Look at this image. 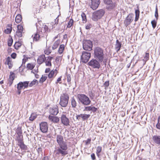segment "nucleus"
I'll list each match as a JSON object with an SVG mask.
<instances>
[{"mask_svg": "<svg viewBox=\"0 0 160 160\" xmlns=\"http://www.w3.org/2000/svg\"><path fill=\"white\" fill-rule=\"evenodd\" d=\"M78 102L85 105H89L91 102L89 98L84 94H78L77 95Z\"/></svg>", "mask_w": 160, "mask_h": 160, "instance_id": "3", "label": "nucleus"}, {"mask_svg": "<svg viewBox=\"0 0 160 160\" xmlns=\"http://www.w3.org/2000/svg\"><path fill=\"white\" fill-rule=\"evenodd\" d=\"M62 76L58 78L57 79V81L56 82V83L57 84L58 82H59L61 81Z\"/></svg>", "mask_w": 160, "mask_h": 160, "instance_id": "62", "label": "nucleus"}, {"mask_svg": "<svg viewBox=\"0 0 160 160\" xmlns=\"http://www.w3.org/2000/svg\"><path fill=\"white\" fill-rule=\"evenodd\" d=\"M91 57V53L90 52L83 51L82 52L81 56V60L84 63L87 62Z\"/></svg>", "mask_w": 160, "mask_h": 160, "instance_id": "6", "label": "nucleus"}, {"mask_svg": "<svg viewBox=\"0 0 160 160\" xmlns=\"http://www.w3.org/2000/svg\"><path fill=\"white\" fill-rule=\"evenodd\" d=\"M92 106L86 107H85L84 111H90L91 110Z\"/></svg>", "mask_w": 160, "mask_h": 160, "instance_id": "51", "label": "nucleus"}, {"mask_svg": "<svg viewBox=\"0 0 160 160\" xmlns=\"http://www.w3.org/2000/svg\"><path fill=\"white\" fill-rule=\"evenodd\" d=\"M157 21L156 20H154L151 21V24L153 29H154L156 26Z\"/></svg>", "mask_w": 160, "mask_h": 160, "instance_id": "42", "label": "nucleus"}, {"mask_svg": "<svg viewBox=\"0 0 160 160\" xmlns=\"http://www.w3.org/2000/svg\"><path fill=\"white\" fill-rule=\"evenodd\" d=\"M155 17L156 18V20L158 19V8L157 5L156 6L155 8Z\"/></svg>", "mask_w": 160, "mask_h": 160, "instance_id": "40", "label": "nucleus"}, {"mask_svg": "<svg viewBox=\"0 0 160 160\" xmlns=\"http://www.w3.org/2000/svg\"><path fill=\"white\" fill-rule=\"evenodd\" d=\"M133 16L132 15L129 14L126 17L124 21L125 25L127 27L129 25L133 20Z\"/></svg>", "mask_w": 160, "mask_h": 160, "instance_id": "15", "label": "nucleus"}, {"mask_svg": "<svg viewBox=\"0 0 160 160\" xmlns=\"http://www.w3.org/2000/svg\"><path fill=\"white\" fill-rule=\"evenodd\" d=\"M103 52V49L100 47H97L94 49V57L100 62H102L104 58Z\"/></svg>", "mask_w": 160, "mask_h": 160, "instance_id": "2", "label": "nucleus"}, {"mask_svg": "<svg viewBox=\"0 0 160 160\" xmlns=\"http://www.w3.org/2000/svg\"><path fill=\"white\" fill-rule=\"evenodd\" d=\"M137 107L136 106H135L133 107V108H131V111L132 112V113L133 114H134L136 112H137Z\"/></svg>", "mask_w": 160, "mask_h": 160, "instance_id": "45", "label": "nucleus"}, {"mask_svg": "<svg viewBox=\"0 0 160 160\" xmlns=\"http://www.w3.org/2000/svg\"><path fill=\"white\" fill-rule=\"evenodd\" d=\"M92 27V25L91 24H87L86 26V29H90Z\"/></svg>", "mask_w": 160, "mask_h": 160, "instance_id": "52", "label": "nucleus"}, {"mask_svg": "<svg viewBox=\"0 0 160 160\" xmlns=\"http://www.w3.org/2000/svg\"><path fill=\"white\" fill-rule=\"evenodd\" d=\"M22 150L26 151L28 149L27 146L24 143L19 146Z\"/></svg>", "mask_w": 160, "mask_h": 160, "instance_id": "34", "label": "nucleus"}, {"mask_svg": "<svg viewBox=\"0 0 160 160\" xmlns=\"http://www.w3.org/2000/svg\"><path fill=\"white\" fill-rule=\"evenodd\" d=\"M105 4H109L112 2V0H104Z\"/></svg>", "mask_w": 160, "mask_h": 160, "instance_id": "60", "label": "nucleus"}, {"mask_svg": "<svg viewBox=\"0 0 160 160\" xmlns=\"http://www.w3.org/2000/svg\"><path fill=\"white\" fill-rule=\"evenodd\" d=\"M37 118V116L34 114H32L29 117V119L30 121H32Z\"/></svg>", "mask_w": 160, "mask_h": 160, "instance_id": "43", "label": "nucleus"}, {"mask_svg": "<svg viewBox=\"0 0 160 160\" xmlns=\"http://www.w3.org/2000/svg\"><path fill=\"white\" fill-rule=\"evenodd\" d=\"M89 96L90 98H93L94 96V95L92 92H91L90 93H89Z\"/></svg>", "mask_w": 160, "mask_h": 160, "instance_id": "63", "label": "nucleus"}, {"mask_svg": "<svg viewBox=\"0 0 160 160\" xmlns=\"http://www.w3.org/2000/svg\"><path fill=\"white\" fill-rule=\"evenodd\" d=\"M49 113L52 115H57L58 113V107L57 105H55L50 108L49 109Z\"/></svg>", "mask_w": 160, "mask_h": 160, "instance_id": "14", "label": "nucleus"}, {"mask_svg": "<svg viewBox=\"0 0 160 160\" xmlns=\"http://www.w3.org/2000/svg\"><path fill=\"white\" fill-rule=\"evenodd\" d=\"M67 81L68 83H70L71 79V75L69 74H67Z\"/></svg>", "mask_w": 160, "mask_h": 160, "instance_id": "50", "label": "nucleus"}, {"mask_svg": "<svg viewBox=\"0 0 160 160\" xmlns=\"http://www.w3.org/2000/svg\"><path fill=\"white\" fill-rule=\"evenodd\" d=\"M158 122L156 125V127L158 129L160 130V116L158 117Z\"/></svg>", "mask_w": 160, "mask_h": 160, "instance_id": "41", "label": "nucleus"}, {"mask_svg": "<svg viewBox=\"0 0 160 160\" xmlns=\"http://www.w3.org/2000/svg\"><path fill=\"white\" fill-rule=\"evenodd\" d=\"M102 148L100 146H98L97 147L96 150V154L99 157V154L102 151Z\"/></svg>", "mask_w": 160, "mask_h": 160, "instance_id": "36", "label": "nucleus"}, {"mask_svg": "<svg viewBox=\"0 0 160 160\" xmlns=\"http://www.w3.org/2000/svg\"><path fill=\"white\" fill-rule=\"evenodd\" d=\"M122 44L118 40H117L115 45V48L117 52H118L120 49Z\"/></svg>", "mask_w": 160, "mask_h": 160, "instance_id": "21", "label": "nucleus"}, {"mask_svg": "<svg viewBox=\"0 0 160 160\" xmlns=\"http://www.w3.org/2000/svg\"><path fill=\"white\" fill-rule=\"evenodd\" d=\"M73 20L72 19H71L68 23L67 28H70L73 25Z\"/></svg>", "mask_w": 160, "mask_h": 160, "instance_id": "37", "label": "nucleus"}, {"mask_svg": "<svg viewBox=\"0 0 160 160\" xmlns=\"http://www.w3.org/2000/svg\"><path fill=\"white\" fill-rule=\"evenodd\" d=\"M69 98V96L67 93H63L61 95L59 102V104L61 106L66 107L67 106Z\"/></svg>", "mask_w": 160, "mask_h": 160, "instance_id": "5", "label": "nucleus"}, {"mask_svg": "<svg viewBox=\"0 0 160 160\" xmlns=\"http://www.w3.org/2000/svg\"><path fill=\"white\" fill-rule=\"evenodd\" d=\"M29 82V81H24L23 82H20L17 84V89H21L23 87L24 88L28 87V84Z\"/></svg>", "mask_w": 160, "mask_h": 160, "instance_id": "10", "label": "nucleus"}, {"mask_svg": "<svg viewBox=\"0 0 160 160\" xmlns=\"http://www.w3.org/2000/svg\"><path fill=\"white\" fill-rule=\"evenodd\" d=\"M64 45L63 44L60 45L58 49V52L60 54H61L63 52V50L64 48Z\"/></svg>", "mask_w": 160, "mask_h": 160, "instance_id": "27", "label": "nucleus"}, {"mask_svg": "<svg viewBox=\"0 0 160 160\" xmlns=\"http://www.w3.org/2000/svg\"><path fill=\"white\" fill-rule=\"evenodd\" d=\"M18 145L19 146L21 145H22V144L24 143L23 140L20 138L18 139Z\"/></svg>", "mask_w": 160, "mask_h": 160, "instance_id": "48", "label": "nucleus"}, {"mask_svg": "<svg viewBox=\"0 0 160 160\" xmlns=\"http://www.w3.org/2000/svg\"><path fill=\"white\" fill-rule=\"evenodd\" d=\"M8 28H7L4 31V32L6 34H9L11 32L12 30V27L10 25L8 26Z\"/></svg>", "mask_w": 160, "mask_h": 160, "instance_id": "31", "label": "nucleus"}, {"mask_svg": "<svg viewBox=\"0 0 160 160\" xmlns=\"http://www.w3.org/2000/svg\"><path fill=\"white\" fill-rule=\"evenodd\" d=\"M135 22H136L138 21V20L139 17V14H140V11L138 9L136 10L135 11Z\"/></svg>", "mask_w": 160, "mask_h": 160, "instance_id": "23", "label": "nucleus"}, {"mask_svg": "<svg viewBox=\"0 0 160 160\" xmlns=\"http://www.w3.org/2000/svg\"><path fill=\"white\" fill-rule=\"evenodd\" d=\"M15 78V75L14 73L10 72L9 78L8 79V84L10 86L13 83V81Z\"/></svg>", "mask_w": 160, "mask_h": 160, "instance_id": "17", "label": "nucleus"}, {"mask_svg": "<svg viewBox=\"0 0 160 160\" xmlns=\"http://www.w3.org/2000/svg\"><path fill=\"white\" fill-rule=\"evenodd\" d=\"M45 63H46V66H51V65H52V64H51V62H47V61H45Z\"/></svg>", "mask_w": 160, "mask_h": 160, "instance_id": "57", "label": "nucleus"}, {"mask_svg": "<svg viewBox=\"0 0 160 160\" xmlns=\"http://www.w3.org/2000/svg\"><path fill=\"white\" fill-rule=\"evenodd\" d=\"M35 67V65L34 64L29 63L27 64V68L28 69L30 70H32Z\"/></svg>", "mask_w": 160, "mask_h": 160, "instance_id": "30", "label": "nucleus"}, {"mask_svg": "<svg viewBox=\"0 0 160 160\" xmlns=\"http://www.w3.org/2000/svg\"><path fill=\"white\" fill-rule=\"evenodd\" d=\"M53 58L52 57H48L47 59H46L45 61L47 62H51V60Z\"/></svg>", "mask_w": 160, "mask_h": 160, "instance_id": "55", "label": "nucleus"}, {"mask_svg": "<svg viewBox=\"0 0 160 160\" xmlns=\"http://www.w3.org/2000/svg\"><path fill=\"white\" fill-rule=\"evenodd\" d=\"M81 118H82L83 121L88 119L90 117V114H81Z\"/></svg>", "mask_w": 160, "mask_h": 160, "instance_id": "28", "label": "nucleus"}, {"mask_svg": "<svg viewBox=\"0 0 160 160\" xmlns=\"http://www.w3.org/2000/svg\"><path fill=\"white\" fill-rule=\"evenodd\" d=\"M56 71H57V70L56 69H55L54 71H53V70L51 71L48 75V77L49 78H52L54 75L55 72H56Z\"/></svg>", "mask_w": 160, "mask_h": 160, "instance_id": "38", "label": "nucleus"}, {"mask_svg": "<svg viewBox=\"0 0 160 160\" xmlns=\"http://www.w3.org/2000/svg\"><path fill=\"white\" fill-rule=\"evenodd\" d=\"M47 78V75L43 76L42 75V77L40 79L39 82L42 83H43L45 81Z\"/></svg>", "mask_w": 160, "mask_h": 160, "instance_id": "33", "label": "nucleus"}, {"mask_svg": "<svg viewBox=\"0 0 160 160\" xmlns=\"http://www.w3.org/2000/svg\"><path fill=\"white\" fill-rule=\"evenodd\" d=\"M152 139L155 144L160 145V135H155L153 136Z\"/></svg>", "mask_w": 160, "mask_h": 160, "instance_id": "19", "label": "nucleus"}, {"mask_svg": "<svg viewBox=\"0 0 160 160\" xmlns=\"http://www.w3.org/2000/svg\"><path fill=\"white\" fill-rule=\"evenodd\" d=\"M61 120L62 123L65 126H68L69 124V120L68 118L65 114H62L61 117Z\"/></svg>", "mask_w": 160, "mask_h": 160, "instance_id": "13", "label": "nucleus"}, {"mask_svg": "<svg viewBox=\"0 0 160 160\" xmlns=\"http://www.w3.org/2000/svg\"><path fill=\"white\" fill-rule=\"evenodd\" d=\"M13 42V40L12 38L9 39L8 41V45L10 47L12 45V43Z\"/></svg>", "mask_w": 160, "mask_h": 160, "instance_id": "47", "label": "nucleus"}, {"mask_svg": "<svg viewBox=\"0 0 160 160\" xmlns=\"http://www.w3.org/2000/svg\"><path fill=\"white\" fill-rule=\"evenodd\" d=\"M100 3V0H91L90 6L91 8L93 10H95L98 8Z\"/></svg>", "mask_w": 160, "mask_h": 160, "instance_id": "9", "label": "nucleus"}, {"mask_svg": "<svg viewBox=\"0 0 160 160\" xmlns=\"http://www.w3.org/2000/svg\"><path fill=\"white\" fill-rule=\"evenodd\" d=\"M22 19V16L20 14L18 15L15 18V22L17 23H19L21 22Z\"/></svg>", "mask_w": 160, "mask_h": 160, "instance_id": "25", "label": "nucleus"}, {"mask_svg": "<svg viewBox=\"0 0 160 160\" xmlns=\"http://www.w3.org/2000/svg\"><path fill=\"white\" fill-rule=\"evenodd\" d=\"M91 141V139L90 138H88L87 141H86V144H88L90 143Z\"/></svg>", "mask_w": 160, "mask_h": 160, "instance_id": "61", "label": "nucleus"}, {"mask_svg": "<svg viewBox=\"0 0 160 160\" xmlns=\"http://www.w3.org/2000/svg\"><path fill=\"white\" fill-rule=\"evenodd\" d=\"M38 69L37 68V69H35L34 70L32 71L31 72L35 74V73H37L38 72Z\"/></svg>", "mask_w": 160, "mask_h": 160, "instance_id": "58", "label": "nucleus"}, {"mask_svg": "<svg viewBox=\"0 0 160 160\" xmlns=\"http://www.w3.org/2000/svg\"><path fill=\"white\" fill-rule=\"evenodd\" d=\"M11 61L12 59L10 57H8L7 58L6 60V63H7V64L9 68H11L12 66V65L11 63Z\"/></svg>", "mask_w": 160, "mask_h": 160, "instance_id": "22", "label": "nucleus"}, {"mask_svg": "<svg viewBox=\"0 0 160 160\" xmlns=\"http://www.w3.org/2000/svg\"><path fill=\"white\" fill-rule=\"evenodd\" d=\"M48 118L50 121L54 123H58L59 121V118L57 116L49 115Z\"/></svg>", "mask_w": 160, "mask_h": 160, "instance_id": "16", "label": "nucleus"}, {"mask_svg": "<svg viewBox=\"0 0 160 160\" xmlns=\"http://www.w3.org/2000/svg\"><path fill=\"white\" fill-rule=\"evenodd\" d=\"M96 58L93 59L88 62V64L94 68L98 69L100 68L101 65L99 63L100 62Z\"/></svg>", "mask_w": 160, "mask_h": 160, "instance_id": "8", "label": "nucleus"}, {"mask_svg": "<svg viewBox=\"0 0 160 160\" xmlns=\"http://www.w3.org/2000/svg\"><path fill=\"white\" fill-rule=\"evenodd\" d=\"M36 84H38V81L36 79L33 80L29 84L28 86L29 87H32L33 85H35Z\"/></svg>", "mask_w": 160, "mask_h": 160, "instance_id": "32", "label": "nucleus"}, {"mask_svg": "<svg viewBox=\"0 0 160 160\" xmlns=\"http://www.w3.org/2000/svg\"><path fill=\"white\" fill-rule=\"evenodd\" d=\"M105 13V11L103 9L96 10L92 13V19L94 21H97L102 18Z\"/></svg>", "mask_w": 160, "mask_h": 160, "instance_id": "4", "label": "nucleus"}, {"mask_svg": "<svg viewBox=\"0 0 160 160\" xmlns=\"http://www.w3.org/2000/svg\"><path fill=\"white\" fill-rule=\"evenodd\" d=\"M81 17L83 23H86L87 22V18L86 15L85 13L84 12H82L81 14Z\"/></svg>", "mask_w": 160, "mask_h": 160, "instance_id": "29", "label": "nucleus"}, {"mask_svg": "<svg viewBox=\"0 0 160 160\" xmlns=\"http://www.w3.org/2000/svg\"><path fill=\"white\" fill-rule=\"evenodd\" d=\"M36 26L37 27V31L33 35V41L37 42L40 39V36L41 35L42 33L40 32V31H39V28L40 27H38V25L37 23H36Z\"/></svg>", "mask_w": 160, "mask_h": 160, "instance_id": "12", "label": "nucleus"}, {"mask_svg": "<svg viewBox=\"0 0 160 160\" xmlns=\"http://www.w3.org/2000/svg\"><path fill=\"white\" fill-rule=\"evenodd\" d=\"M91 157L92 160H95L96 159V157L94 153H93L91 154Z\"/></svg>", "mask_w": 160, "mask_h": 160, "instance_id": "59", "label": "nucleus"}, {"mask_svg": "<svg viewBox=\"0 0 160 160\" xmlns=\"http://www.w3.org/2000/svg\"><path fill=\"white\" fill-rule=\"evenodd\" d=\"M106 4L108 5L107 7V8L108 10L114 9L116 7V3H113L112 1L109 4Z\"/></svg>", "mask_w": 160, "mask_h": 160, "instance_id": "20", "label": "nucleus"}, {"mask_svg": "<svg viewBox=\"0 0 160 160\" xmlns=\"http://www.w3.org/2000/svg\"><path fill=\"white\" fill-rule=\"evenodd\" d=\"M56 141L59 146L55 148L53 154L56 157H64L68 154L67 143L64 141L63 136L60 134L57 135Z\"/></svg>", "mask_w": 160, "mask_h": 160, "instance_id": "1", "label": "nucleus"}, {"mask_svg": "<svg viewBox=\"0 0 160 160\" xmlns=\"http://www.w3.org/2000/svg\"><path fill=\"white\" fill-rule=\"evenodd\" d=\"M16 56L17 54L14 52L12 53L11 55V58L13 59L15 58L16 57Z\"/></svg>", "mask_w": 160, "mask_h": 160, "instance_id": "56", "label": "nucleus"}, {"mask_svg": "<svg viewBox=\"0 0 160 160\" xmlns=\"http://www.w3.org/2000/svg\"><path fill=\"white\" fill-rule=\"evenodd\" d=\"M92 47V42L90 40H85L83 43V48L86 51H90Z\"/></svg>", "mask_w": 160, "mask_h": 160, "instance_id": "7", "label": "nucleus"}, {"mask_svg": "<svg viewBox=\"0 0 160 160\" xmlns=\"http://www.w3.org/2000/svg\"><path fill=\"white\" fill-rule=\"evenodd\" d=\"M97 110V108L94 106H92L91 110L93 112H95Z\"/></svg>", "mask_w": 160, "mask_h": 160, "instance_id": "53", "label": "nucleus"}, {"mask_svg": "<svg viewBox=\"0 0 160 160\" xmlns=\"http://www.w3.org/2000/svg\"><path fill=\"white\" fill-rule=\"evenodd\" d=\"M71 102L72 107L73 108H76L77 106V103L75 99L73 97L72 98Z\"/></svg>", "mask_w": 160, "mask_h": 160, "instance_id": "24", "label": "nucleus"}, {"mask_svg": "<svg viewBox=\"0 0 160 160\" xmlns=\"http://www.w3.org/2000/svg\"><path fill=\"white\" fill-rule=\"evenodd\" d=\"M40 129L43 133H45L48 130V124L46 122H42L40 123Z\"/></svg>", "mask_w": 160, "mask_h": 160, "instance_id": "11", "label": "nucleus"}, {"mask_svg": "<svg viewBox=\"0 0 160 160\" xmlns=\"http://www.w3.org/2000/svg\"><path fill=\"white\" fill-rule=\"evenodd\" d=\"M59 44L58 41L55 42L52 46V49L53 50L56 49L58 46Z\"/></svg>", "mask_w": 160, "mask_h": 160, "instance_id": "39", "label": "nucleus"}, {"mask_svg": "<svg viewBox=\"0 0 160 160\" xmlns=\"http://www.w3.org/2000/svg\"><path fill=\"white\" fill-rule=\"evenodd\" d=\"M43 27H42L41 30L40 31V32L42 33H44L46 31H48V27L46 25H43Z\"/></svg>", "mask_w": 160, "mask_h": 160, "instance_id": "26", "label": "nucleus"}, {"mask_svg": "<svg viewBox=\"0 0 160 160\" xmlns=\"http://www.w3.org/2000/svg\"><path fill=\"white\" fill-rule=\"evenodd\" d=\"M109 81H107L105 82L104 83V85L106 88H107L109 86Z\"/></svg>", "mask_w": 160, "mask_h": 160, "instance_id": "54", "label": "nucleus"}, {"mask_svg": "<svg viewBox=\"0 0 160 160\" xmlns=\"http://www.w3.org/2000/svg\"><path fill=\"white\" fill-rule=\"evenodd\" d=\"M18 29L17 30L21 32H22L23 30V28L22 25H18L17 27Z\"/></svg>", "mask_w": 160, "mask_h": 160, "instance_id": "49", "label": "nucleus"}, {"mask_svg": "<svg viewBox=\"0 0 160 160\" xmlns=\"http://www.w3.org/2000/svg\"><path fill=\"white\" fill-rule=\"evenodd\" d=\"M21 46V44L18 42H16L14 44V47L15 49H18Z\"/></svg>", "mask_w": 160, "mask_h": 160, "instance_id": "35", "label": "nucleus"}, {"mask_svg": "<svg viewBox=\"0 0 160 160\" xmlns=\"http://www.w3.org/2000/svg\"><path fill=\"white\" fill-rule=\"evenodd\" d=\"M22 32L17 30L16 32V35L18 37H21L22 36Z\"/></svg>", "mask_w": 160, "mask_h": 160, "instance_id": "46", "label": "nucleus"}, {"mask_svg": "<svg viewBox=\"0 0 160 160\" xmlns=\"http://www.w3.org/2000/svg\"><path fill=\"white\" fill-rule=\"evenodd\" d=\"M46 60V58L45 55L42 54L38 57L37 59V62L38 64L40 65L43 62L45 61Z\"/></svg>", "mask_w": 160, "mask_h": 160, "instance_id": "18", "label": "nucleus"}, {"mask_svg": "<svg viewBox=\"0 0 160 160\" xmlns=\"http://www.w3.org/2000/svg\"><path fill=\"white\" fill-rule=\"evenodd\" d=\"M44 52L45 54H47L48 55H49L51 53V52L49 51L48 50H45Z\"/></svg>", "mask_w": 160, "mask_h": 160, "instance_id": "64", "label": "nucleus"}, {"mask_svg": "<svg viewBox=\"0 0 160 160\" xmlns=\"http://www.w3.org/2000/svg\"><path fill=\"white\" fill-rule=\"evenodd\" d=\"M149 53L148 52H146L145 55L144 57V60L146 61H148L149 59Z\"/></svg>", "mask_w": 160, "mask_h": 160, "instance_id": "44", "label": "nucleus"}]
</instances>
